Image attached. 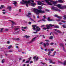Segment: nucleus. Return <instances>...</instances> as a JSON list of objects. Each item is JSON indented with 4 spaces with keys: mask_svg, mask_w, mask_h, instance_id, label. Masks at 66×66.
Masks as SVG:
<instances>
[{
    "mask_svg": "<svg viewBox=\"0 0 66 66\" xmlns=\"http://www.w3.org/2000/svg\"><path fill=\"white\" fill-rule=\"evenodd\" d=\"M34 11L36 15H38L39 14V13H41V14L45 13V11H42V10L41 9L39 10L35 8H34Z\"/></svg>",
    "mask_w": 66,
    "mask_h": 66,
    "instance_id": "obj_1",
    "label": "nucleus"
},
{
    "mask_svg": "<svg viewBox=\"0 0 66 66\" xmlns=\"http://www.w3.org/2000/svg\"><path fill=\"white\" fill-rule=\"evenodd\" d=\"M54 26V24L52 25L51 24H49V25H48L47 24L46 25V27L47 28H43V29L44 30H46V29H49L50 28V27H53Z\"/></svg>",
    "mask_w": 66,
    "mask_h": 66,
    "instance_id": "obj_2",
    "label": "nucleus"
},
{
    "mask_svg": "<svg viewBox=\"0 0 66 66\" xmlns=\"http://www.w3.org/2000/svg\"><path fill=\"white\" fill-rule=\"evenodd\" d=\"M32 27H33L32 28L33 29V30H36V31H39L40 30V28L39 27H38V26H37L36 25H32Z\"/></svg>",
    "mask_w": 66,
    "mask_h": 66,
    "instance_id": "obj_3",
    "label": "nucleus"
},
{
    "mask_svg": "<svg viewBox=\"0 0 66 66\" xmlns=\"http://www.w3.org/2000/svg\"><path fill=\"white\" fill-rule=\"evenodd\" d=\"M27 2L28 3H31V2L33 3V2H34V1L33 0H30L29 1H28L27 2L26 1L25 2H20V3L21 4H24L25 5H26V3H27Z\"/></svg>",
    "mask_w": 66,
    "mask_h": 66,
    "instance_id": "obj_4",
    "label": "nucleus"
},
{
    "mask_svg": "<svg viewBox=\"0 0 66 66\" xmlns=\"http://www.w3.org/2000/svg\"><path fill=\"white\" fill-rule=\"evenodd\" d=\"M50 2H52V3H53V5H54V6H56V4L57 3V2H56V1H51Z\"/></svg>",
    "mask_w": 66,
    "mask_h": 66,
    "instance_id": "obj_5",
    "label": "nucleus"
},
{
    "mask_svg": "<svg viewBox=\"0 0 66 66\" xmlns=\"http://www.w3.org/2000/svg\"><path fill=\"white\" fill-rule=\"evenodd\" d=\"M52 9L54 10H56L57 11H58V12H61V10L57 9V8L56 7H52Z\"/></svg>",
    "mask_w": 66,
    "mask_h": 66,
    "instance_id": "obj_6",
    "label": "nucleus"
},
{
    "mask_svg": "<svg viewBox=\"0 0 66 66\" xmlns=\"http://www.w3.org/2000/svg\"><path fill=\"white\" fill-rule=\"evenodd\" d=\"M36 37H34V38H33L32 40H31L29 42H28V43L29 44H31V43H32L33 42H34V41L36 40L35 39L36 38Z\"/></svg>",
    "mask_w": 66,
    "mask_h": 66,
    "instance_id": "obj_7",
    "label": "nucleus"
},
{
    "mask_svg": "<svg viewBox=\"0 0 66 66\" xmlns=\"http://www.w3.org/2000/svg\"><path fill=\"white\" fill-rule=\"evenodd\" d=\"M59 45H60V47H63V49L64 51L65 52L66 51H65V50L64 49V44H63L62 43H60L59 44Z\"/></svg>",
    "mask_w": 66,
    "mask_h": 66,
    "instance_id": "obj_8",
    "label": "nucleus"
},
{
    "mask_svg": "<svg viewBox=\"0 0 66 66\" xmlns=\"http://www.w3.org/2000/svg\"><path fill=\"white\" fill-rule=\"evenodd\" d=\"M58 63H60V64H63V65H66V60H65L64 61V62L63 63L62 62H61L60 61H58Z\"/></svg>",
    "mask_w": 66,
    "mask_h": 66,
    "instance_id": "obj_9",
    "label": "nucleus"
},
{
    "mask_svg": "<svg viewBox=\"0 0 66 66\" xmlns=\"http://www.w3.org/2000/svg\"><path fill=\"white\" fill-rule=\"evenodd\" d=\"M43 1H45V2H46V3H47L48 5H52V4L51 3H50V2L48 1L47 0H43Z\"/></svg>",
    "mask_w": 66,
    "mask_h": 66,
    "instance_id": "obj_10",
    "label": "nucleus"
},
{
    "mask_svg": "<svg viewBox=\"0 0 66 66\" xmlns=\"http://www.w3.org/2000/svg\"><path fill=\"white\" fill-rule=\"evenodd\" d=\"M56 6H57V7H58L60 9H61L62 10V6L61 4H58L57 5H56Z\"/></svg>",
    "mask_w": 66,
    "mask_h": 66,
    "instance_id": "obj_11",
    "label": "nucleus"
},
{
    "mask_svg": "<svg viewBox=\"0 0 66 66\" xmlns=\"http://www.w3.org/2000/svg\"><path fill=\"white\" fill-rule=\"evenodd\" d=\"M48 60L49 61H50L49 63H51L52 64H55V62H52V59H48Z\"/></svg>",
    "mask_w": 66,
    "mask_h": 66,
    "instance_id": "obj_12",
    "label": "nucleus"
},
{
    "mask_svg": "<svg viewBox=\"0 0 66 66\" xmlns=\"http://www.w3.org/2000/svg\"><path fill=\"white\" fill-rule=\"evenodd\" d=\"M37 4L38 5H42H42H46L45 4H44V3L39 1H38L37 2Z\"/></svg>",
    "mask_w": 66,
    "mask_h": 66,
    "instance_id": "obj_13",
    "label": "nucleus"
},
{
    "mask_svg": "<svg viewBox=\"0 0 66 66\" xmlns=\"http://www.w3.org/2000/svg\"><path fill=\"white\" fill-rule=\"evenodd\" d=\"M26 16L29 18H30V16H31L32 15H31V13H28V15H27Z\"/></svg>",
    "mask_w": 66,
    "mask_h": 66,
    "instance_id": "obj_14",
    "label": "nucleus"
},
{
    "mask_svg": "<svg viewBox=\"0 0 66 66\" xmlns=\"http://www.w3.org/2000/svg\"><path fill=\"white\" fill-rule=\"evenodd\" d=\"M33 59L34 60H36V61H37V60H38L39 59L38 57L37 56L36 57V56H34Z\"/></svg>",
    "mask_w": 66,
    "mask_h": 66,
    "instance_id": "obj_15",
    "label": "nucleus"
},
{
    "mask_svg": "<svg viewBox=\"0 0 66 66\" xmlns=\"http://www.w3.org/2000/svg\"><path fill=\"white\" fill-rule=\"evenodd\" d=\"M17 27L15 28L14 29L15 30H18L20 29V26H17Z\"/></svg>",
    "mask_w": 66,
    "mask_h": 66,
    "instance_id": "obj_16",
    "label": "nucleus"
},
{
    "mask_svg": "<svg viewBox=\"0 0 66 66\" xmlns=\"http://www.w3.org/2000/svg\"><path fill=\"white\" fill-rule=\"evenodd\" d=\"M47 20L49 21H54V20L53 19H50V18L49 17H48L47 18Z\"/></svg>",
    "mask_w": 66,
    "mask_h": 66,
    "instance_id": "obj_17",
    "label": "nucleus"
},
{
    "mask_svg": "<svg viewBox=\"0 0 66 66\" xmlns=\"http://www.w3.org/2000/svg\"><path fill=\"white\" fill-rule=\"evenodd\" d=\"M31 4V6H33L34 7H35V5H36V3H32Z\"/></svg>",
    "mask_w": 66,
    "mask_h": 66,
    "instance_id": "obj_18",
    "label": "nucleus"
},
{
    "mask_svg": "<svg viewBox=\"0 0 66 66\" xmlns=\"http://www.w3.org/2000/svg\"><path fill=\"white\" fill-rule=\"evenodd\" d=\"M57 32V33H60V34H61L62 33V32L59 30H57L56 31Z\"/></svg>",
    "mask_w": 66,
    "mask_h": 66,
    "instance_id": "obj_19",
    "label": "nucleus"
},
{
    "mask_svg": "<svg viewBox=\"0 0 66 66\" xmlns=\"http://www.w3.org/2000/svg\"><path fill=\"white\" fill-rule=\"evenodd\" d=\"M21 28L22 29L23 28L24 29H27V28H28V27L26 26L24 27H21Z\"/></svg>",
    "mask_w": 66,
    "mask_h": 66,
    "instance_id": "obj_20",
    "label": "nucleus"
},
{
    "mask_svg": "<svg viewBox=\"0 0 66 66\" xmlns=\"http://www.w3.org/2000/svg\"><path fill=\"white\" fill-rule=\"evenodd\" d=\"M62 10L64 9H66V6H62Z\"/></svg>",
    "mask_w": 66,
    "mask_h": 66,
    "instance_id": "obj_21",
    "label": "nucleus"
},
{
    "mask_svg": "<svg viewBox=\"0 0 66 66\" xmlns=\"http://www.w3.org/2000/svg\"><path fill=\"white\" fill-rule=\"evenodd\" d=\"M11 8L12 7H11L10 6H9L7 8V9H9V11H11Z\"/></svg>",
    "mask_w": 66,
    "mask_h": 66,
    "instance_id": "obj_22",
    "label": "nucleus"
},
{
    "mask_svg": "<svg viewBox=\"0 0 66 66\" xmlns=\"http://www.w3.org/2000/svg\"><path fill=\"white\" fill-rule=\"evenodd\" d=\"M24 37H26V38H28L30 37V36H29L25 35V36Z\"/></svg>",
    "mask_w": 66,
    "mask_h": 66,
    "instance_id": "obj_23",
    "label": "nucleus"
},
{
    "mask_svg": "<svg viewBox=\"0 0 66 66\" xmlns=\"http://www.w3.org/2000/svg\"><path fill=\"white\" fill-rule=\"evenodd\" d=\"M30 3L27 2V3H25V5L26 4V6H27V7H28L29 6V5H28V3Z\"/></svg>",
    "mask_w": 66,
    "mask_h": 66,
    "instance_id": "obj_24",
    "label": "nucleus"
},
{
    "mask_svg": "<svg viewBox=\"0 0 66 66\" xmlns=\"http://www.w3.org/2000/svg\"><path fill=\"white\" fill-rule=\"evenodd\" d=\"M54 28H59V26L58 25H56L54 26Z\"/></svg>",
    "mask_w": 66,
    "mask_h": 66,
    "instance_id": "obj_25",
    "label": "nucleus"
},
{
    "mask_svg": "<svg viewBox=\"0 0 66 66\" xmlns=\"http://www.w3.org/2000/svg\"><path fill=\"white\" fill-rule=\"evenodd\" d=\"M38 7L39 9H43V7L41 6H38Z\"/></svg>",
    "mask_w": 66,
    "mask_h": 66,
    "instance_id": "obj_26",
    "label": "nucleus"
},
{
    "mask_svg": "<svg viewBox=\"0 0 66 66\" xmlns=\"http://www.w3.org/2000/svg\"><path fill=\"white\" fill-rule=\"evenodd\" d=\"M55 53H56V52H54V55H50L51 56H54V55H55Z\"/></svg>",
    "mask_w": 66,
    "mask_h": 66,
    "instance_id": "obj_27",
    "label": "nucleus"
},
{
    "mask_svg": "<svg viewBox=\"0 0 66 66\" xmlns=\"http://www.w3.org/2000/svg\"><path fill=\"white\" fill-rule=\"evenodd\" d=\"M1 7L2 8H5V7L4 6V5H1Z\"/></svg>",
    "mask_w": 66,
    "mask_h": 66,
    "instance_id": "obj_28",
    "label": "nucleus"
},
{
    "mask_svg": "<svg viewBox=\"0 0 66 66\" xmlns=\"http://www.w3.org/2000/svg\"><path fill=\"white\" fill-rule=\"evenodd\" d=\"M57 18H59V19H62V16H58Z\"/></svg>",
    "mask_w": 66,
    "mask_h": 66,
    "instance_id": "obj_29",
    "label": "nucleus"
},
{
    "mask_svg": "<svg viewBox=\"0 0 66 66\" xmlns=\"http://www.w3.org/2000/svg\"><path fill=\"white\" fill-rule=\"evenodd\" d=\"M12 47V45H10L8 47V49H10Z\"/></svg>",
    "mask_w": 66,
    "mask_h": 66,
    "instance_id": "obj_30",
    "label": "nucleus"
},
{
    "mask_svg": "<svg viewBox=\"0 0 66 66\" xmlns=\"http://www.w3.org/2000/svg\"><path fill=\"white\" fill-rule=\"evenodd\" d=\"M10 21H11L12 23V25L13 26L14 25V24H15V22H14L13 21H11L10 20Z\"/></svg>",
    "mask_w": 66,
    "mask_h": 66,
    "instance_id": "obj_31",
    "label": "nucleus"
},
{
    "mask_svg": "<svg viewBox=\"0 0 66 66\" xmlns=\"http://www.w3.org/2000/svg\"><path fill=\"white\" fill-rule=\"evenodd\" d=\"M64 18H63V19H64V20H66V16L65 15H64Z\"/></svg>",
    "mask_w": 66,
    "mask_h": 66,
    "instance_id": "obj_32",
    "label": "nucleus"
},
{
    "mask_svg": "<svg viewBox=\"0 0 66 66\" xmlns=\"http://www.w3.org/2000/svg\"><path fill=\"white\" fill-rule=\"evenodd\" d=\"M5 61L4 59H3L2 61V63H4V62Z\"/></svg>",
    "mask_w": 66,
    "mask_h": 66,
    "instance_id": "obj_33",
    "label": "nucleus"
},
{
    "mask_svg": "<svg viewBox=\"0 0 66 66\" xmlns=\"http://www.w3.org/2000/svg\"><path fill=\"white\" fill-rule=\"evenodd\" d=\"M58 1L59 2L61 3H62L63 2V1L62 0H58Z\"/></svg>",
    "mask_w": 66,
    "mask_h": 66,
    "instance_id": "obj_34",
    "label": "nucleus"
},
{
    "mask_svg": "<svg viewBox=\"0 0 66 66\" xmlns=\"http://www.w3.org/2000/svg\"><path fill=\"white\" fill-rule=\"evenodd\" d=\"M15 1H14V3H13V4H14V5L16 4H17V2H15Z\"/></svg>",
    "mask_w": 66,
    "mask_h": 66,
    "instance_id": "obj_35",
    "label": "nucleus"
},
{
    "mask_svg": "<svg viewBox=\"0 0 66 66\" xmlns=\"http://www.w3.org/2000/svg\"><path fill=\"white\" fill-rule=\"evenodd\" d=\"M14 39L16 40H19V38H17L16 39Z\"/></svg>",
    "mask_w": 66,
    "mask_h": 66,
    "instance_id": "obj_36",
    "label": "nucleus"
},
{
    "mask_svg": "<svg viewBox=\"0 0 66 66\" xmlns=\"http://www.w3.org/2000/svg\"><path fill=\"white\" fill-rule=\"evenodd\" d=\"M52 38H53V36H51L50 37V39H52Z\"/></svg>",
    "mask_w": 66,
    "mask_h": 66,
    "instance_id": "obj_37",
    "label": "nucleus"
},
{
    "mask_svg": "<svg viewBox=\"0 0 66 66\" xmlns=\"http://www.w3.org/2000/svg\"><path fill=\"white\" fill-rule=\"evenodd\" d=\"M44 19H46L47 18H46V15H44L43 16Z\"/></svg>",
    "mask_w": 66,
    "mask_h": 66,
    "instance_id": "obj_38",
    "label": "nucleus"
},
{
    "mask_svg": "<svg viewBox=\"0 0 66 66\" xmlns=\"http://www.w3.org/2000/svg\"><path fill=\"white\" fill-rule=\"evenodd\" d=\"M54 16L55 17H57H57H58V15H54Z\"/></svg>",
    "mask_w": 66,
    "mask_h": 66,
    "instance_id": "obj_39",
    "label": "nucleus"
},
{
    "mask_svg": "<svg viewBox=\"0 0 66 66\" xmlns=\"http://www.w3.org/2000/svg\"><path fill=\"white\" fill-rule=\"evenodd\" d=\"M61 21L62 22H63V23H65V22H66V21H65L62 20Z\"/></svg>",
    "mask_w": 66,
    "mask_h": 66,
    "instance_id": "obj_40",
    "label": "nucleus"
},
{
    "mask_svg": "<svg viewBox=\"0 0 66 66\" xmlns=\"http://www.w3.org/2000/svg\"><path fill=\"white\" fill-rule=\"evenodd\" d=\"M53 50H54V49H53V48H52L50 50V51H53Z\"/></svg>",
    "mask_w": 66,
    "mask_h": 66,
    "instance_id": "obj_41",
    "label": "nucleus"
},
{
    "mask_svg": "<svg viewBox=\"0 0 66 66\" xmlns=\"http://www.w3.org/2000/svg\"><path fill=\"white\" fill-rule=\"evenodd\" d=\"M44 47H46V46L47 44H45V43H44L43 44Z\"/></svg>",
    "mask_w": 66,
    "mask_h": 66,
    "instance_id": "obj_42",
    "label": "nucleus"
},
{
    "mask_svg": "<svg viewBox=\"0 0 66 66\" xmlns=\"http://www.w3.org/2000/svg\"><path fill=\"white\" fill-rule=\"evenodd\" d=\"M22 50L21 49H20V50H18V51L19 52H21Z\"/></svg>",
    "mask_w": 66,
    "mask_h": 66,
    "instance_id": "obj_43",
    "label": "nucleus"
},
{
    "mask_svg": "<svg viewBox=\"0 0 66 66\" xmlns=\"http://www.w3.org/2000/svg\"><path fill=\"white\" fill-rule=\"evenodd\" d=\"M54 44V43H51L50 44V45H53Z\"/></svg>",
    "mask_w": 66,
    "mask_h": 66,
    "instance_id": "obj_44",
    "label": "nucleus"
},
{
    "mask_svg": "<svg viewBox=\"0 0 66 66\" xmlns=\"http://www.w3.org/2000/svg\"><path fill=\"white\" fill-rule=\"evenodd\" d=\"M29 61H30V60H28L26 62V63H29Z\"/></svg>",
    "mask_w": 66,
    "mask_h": 66,
    "instance_id": "obj_45",
    "label": "nucleus"
},
{
    "mask_svg": "<svg viewBox=\"0 0 66 66\" xmlns=\"http://www.w3.org/2000/svg\"><path fill=\"white\" fill-rule=\"evenodd\" d=\"M3 28H2L1 30V32H2V31H3Z\"/></svg>",
    "mask_w": 66,
    "mask_h": 66,
    "instance_id": "obj_46",
    "label": "nucleus"
},
{
    "mask_svg": "<svg viewBox=\"0 0 66 66\" xmlns=\"http://www.w3.org/2000/svg\"><path fill=\"white\" fill-rule=\"evenodd\" d=\"M42 21H44V22H45V21H46V20L45 19H42Z\"/></svg>",
    "mask_w": 66,
    "mask_h": 66,
    "instance_id": "obj_47",
    "label": "nucleus"
},
{
    "mask_svg": "<svg viewBox=\"0 0 66 66\" xmlns=\"http://www.w3.org/2000/svg\"><path fill=\"white\" fill-rule=\"evenodd\" d=\"M63 28H66V26H64V25H63Z\"/></svg>",
    "mask_w": 66,
    "mask_h": 66,
    "instance_id": "obj_48",
    "label": "nucleus"
},
{
    "mask_svg": "<svg viewBox=\"0 0 66 66\" xmlns=\"http://www.w3.org/2000/svg\"><path fill=\"white\" fill-rule=\"evenodd\" d=\"M41 28H43V27H45V25H43L42 26H41Z\"/></svg>",
    "mask_w": 66,
    "mask_h": 66,
    "instance_id": "obj_49",
    "label": "nucleus"
},
{
    "mask_svg": "<svg viewBox=\"0 0 66 66\" xmlns=\"http://www.w3.org/2000/svg\"><path fill=\"white\" fill-rule=\"evenodd\" d=\"M19 32H20L19 31H18L16 32V33H17V34H18L19 33Z\"/></svg>",
    "mask_w": 66,
    "mask_h": 66,
    "instance_id": "obj_50",
    "label": "nucleus"
},
{
    "mask_svg": "<svg viewBox=\"0 0 66 66\" xmlns=\"http://www.w3.org/2000/svg\"><path fill=\"white\" fill-rule=\"evenodd\" d=\"M22 31H24V32H26V31L25 30L23 29L22 28Z\"/></svg>",
    "mask_w": 66,
    "mask_h": 66,
    "instance_id": "obj_51",
    "label": "nucleus"
},
{
    "mask_svg": "<svg viewBox=\"0 0 66 66\" xmlns=\"http://www.w3.org/2000/svg\"><path fill=\"white\" fill-rule=\"evenodd\" d=\"M28 23H29V24H31V22H28Z\"/></svg>",
    "mask_w": 66,
    "mask_h": 66,
    "instance_id": "obj_52",
    "label": "nucleus"
},
{
    "mask_svg": "<svg viewBox=\"0 0 66 66\" xmlns=\"http://www.w3.org/2000/svg\"><path fill=\"white\" fill-rule=\"evenodd\" d=\"M59 24L61 25V24H62L63 23H62L61 22H60L59 23Z\"/></svg>",
    "mask_w": 66,
    "mask_h": 66,
    "instance_id": "obj_53",
    "label": "nucleus"
},
{
    "mask_svg": "<svg viewBox=\"0 0 66 66\" xmlns=\"http://www.w3.org/2000/svg\"><path fill=\"white\" fill-rule=\"evenodd\" d=\"M40 36H43V37L44 38H45V37L44 36V35L42 36V35H40Z\"/></svg>",
    "mask_w": 66,
    "mask_h": 66,
    "instance_id": "obj_54",
    "label": "nucleus"
},
{
    "mask_svg": "<svg viewBox=\"0 0 66 66\" xmlns=\"http://www.w3.org/2000/svg\"><path fill=\"white\" fill-rule=\"evenodd\" d=\"M32 57H30V58H29L28 59L29 60H31V59Z\"/></svg>",
    "mask_w": 66,
    "mask_h": 66,
    "instance_id": "obj_55",
    "label": "nucleus"
},
{
    "mask_svg": "<svg viewBox=\"0 0 66 66\" xmlns=\"http://www.w3.org/2000/svg\"><path fill=\"white\" fill-rule=\"evenodd\" d=\"M9 52H13V51H12L10 50L9 51Z\"/></svg>",
    "mask_w": 66,
    "mask_h": 66,
    "instance_id": "obj_56",
    "label": "nucleus"
},
{
    "mask_svg": "<svg viewBox=\"0 0 66 66\" xmlns=\"http://www.w3.org/2000/svg\"><path fill=\"white\" fill-rule=\"evenodd\" d=\"M47 46H49V43H46Z\"/></svg>",
    "mask_w": 66,
    "mask_h": 66,
    "instance_id": "obj_57",
    "label": "nucleus"
},
{
    "mask_svg": "<svg viewBox=\"0 0 66 66\" xmlns=\"http://www.w3.org/2000/svg\"><path fill=\"white\" fill-rule=\"evenodd\" d=\"M30 19L31 20H32V21H34L33 20V19H32V18H30Z\"/></svg>",
    "mask_w": 66,
    "mask_h": 66,
    "instance_id": "obj_58",
    "label": "nucleus"
},
{
    "mask_svg": "<svg viewBox=\"0 0 66 66\" xmlns=\"http://www.w3.org/2000/svg\"><path fill=\"white\" fill-rule=\"evenodd\" d=\"M30 64H31V63H33V61H31L30 62Z\"/></svg>",
    "mask_w": 66,
    "mask_h": 66,
    "instance_id": "obj_59",
    "label": "nucleus"
},
{
    "mask_svg": "<svg viewBox=\"0 0 66 66\" xmlns=\"http://www.w3.org/2000/svg\"><path fill=\"white\" fill-rule=\"evenodd\" d=\"M45 42H49V41L47 40H45Z\"/></svg>",
    "mask_w": 66,
    "mask_h": 66,
    "instance_id": "obj_60",
    "label": "nucleus"
},
{
    "mask_svg": "<svg viewBox=\"0 0 66 66\" xmlns=\"http://www.w3.org/2000/svg\"><path fill=\"white\" fill-rule=\"evenodd\" d=\"M3 14H5V12H2Z\"/></svg>",
    "mask_w": 66,
    "mask_h": 66,
    "instance_id": "obj_61",
    "label": "nucleus"
},
{
    "mask_svg": "<svg viewBox=\"0 0 66 66\" xmlns=\"http://www.w3.org/2000/svg\"><path fill=\"white\" fill-rule=\"evenodd\" d=\"M41 63L43 64V65H44V64H45V63H43L42 62H41Z\"/></svg>",
    "mask_w": 66,
    "mask_h": 66,
    "instance_id": "obj_62",
    "label": "nucleus"
},
{
    "mask_svg": "<svg viewBox=\"0 0 66 66\" xmlns=\"http://www.w3.org/2000/svg\"><path fill=\"white\" fill-rule=\"evenodd\" d=\"M39 18V16H37V18Z\"/></svg>",
    "mask_w": 66,
    "mask_h": 66,
    "instance_id": "obj_63",
    "label": "nucleus"
},
{
    "mask_svg": "<svg viewBox=\"0 0 66 66\" xmlns=\"http://www.w3.org/2000/svg\"><path fill=\"white\" fill-rule=\"evenodd\" d=\"M51 53V51H49L48 52V54H50Z\"/></svg>",
    "mask_w": 66,
    "mask_h": 66,
    "instance_id": "obj_64",
    "label": "nucleus"
}]
</instances>
